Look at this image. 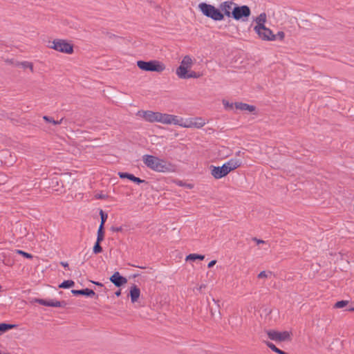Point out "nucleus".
Instances as JSON below:
<instances>
[{
    "label": "nucleus",
    "mask_w": 354,
    "mask_h": 354,
    "mask_svg": "<svg viewBox=\"0 0 354 354\" xmlns=\"http://www.w3.org/2000/svg\"><path fill=\"white\" fill-rule=\"evenodd\" d=\"M35 302L45 306L61 307V302L57 300H45L43 299H36Z\"/></svg>",
    "instance_id": "dca6fc26"
},
{
    "label": "nucleus",
    "mask_w": 354,
    "mask_h": 354,
    "mask_svg": "<svg viewBox=\"0 0 354 354\" xmlns=\"http://www.w3.org/2000/svg\"><path fill=\"white\" fill-rule=\"evenodd\" d=\"M240 153H241V151L237 152V155H240Z\"/></svg>",
    "instance_id": "c03bdc74"
},
{
    "label": "nucleus",
    "mask_w": 354,
    "mask_h": 354,
    "mask_svg": "<svg viewBox=\"0 0 354 354\" xmlns=\"http://www.w3.org/2000/svg\"><path fill=\"white\" fill-rule=\"evenodd\" d=\"M223 104L225 109L231 110L234 107V103H230L228 101L223 100Z\"/></svg>",
    "instance_id": "2f4dec72"
},
{
    "label": "nucleus",
    "mask_w": 354,
    "mask_h": 354,
    "mask_svg": "<svg viewBox=\"0 0 354 354\" xmlns=\"http://www.w3.org/2000/svg\"><path fill=\"white\" fill-rule=\"evenodd\" d=\"M100 242H97V241H96V243H95V245L93 246V253L98 254L102 251V248L100 246Z\"/></svg>",
    "instance_id": "7c9ffc66"
},
{
    "label": "nucleus",
    "mask_w": 354,
    "mask_h": 354,
    "mask_svg": "<svg viewBox=\"0 0 354 354\" xmlns=\"http://www.w3.org/2000/svg\"><path fill=\"white\" fill-rule=\"evenodd\" d=\"M96 285L97 286H102V284L101 283H99V282H94Z\"/></svg>",
    "instance_id": "37998d69"
},
{
    "label": "nucleus",
    "mask_w": 354,
    "mask_h": 354,
    "mask_svg": "<svg viewBox=\"0 0 354 354\" xmlns=\"http://www.w3.org/2000/svg\"><path fill=\"white\" fill-rule=\"evenodd\" d=\"M236 5L232 1H225L221 4L220 8L225 15L230 17H232V11Z\"/></svg>",
    "instance_id": "2eb2a0df"
},
{
    "label": "nucleus",
    "mask_w": 354,
    "mask_h": 354,
    "mask_svg": "<svg viewBox=\"0 0 354 354\" xmlns=\"http://www.w3.org/2000/svg\"><path fill=\"white\" fill-rule=\"evenodd\" d=\"M48 47L56 51L66 54H71L73 52V45L64 39H54L50 42Z\"/></svg>",
    "instance_id": "20e7f679"
},
{
    "label": "nucleus",
    "mask_w": 354,
    "mask_h": 354,
    "mask_svg": "<svg viewBox=\"0 0 354 354\" xmlns=\"http://www.w3.org/2000/svg\"><path fill=\"white\" fill-rule=\"evenodd\" d=\"M253 241H254L257 244H260V243H266V242L263 240H260V239H258L257 238H254L253 239Z\"/></svg>",
    "instance_id": "4c0bfd02"
},
{
    "label": "nucleus",
    "mask_w": 354,
    "mask_h": 354,
    "mask_svg": "<svg viewBox=\"0 0 354 354\" xmlns=\"http://www.w3.org/2000/svg\"><path fill=\"white\" fill-rule=\"evenodd\" d=\"M224 165L221 167H216L214 165L210 166L211 174L215 179H220L228 174L227 169Z\"/></svg>",
    "instance_id": "9d476101"
},
{
    "label": "nucleus",
    "mask_w": 354,
    "mask_h": 354,
    "mask_svg": "<svg viewBox=\"0 0 354 354\" xmlns=\"http://www.w3.org/2000/svg\"><path fill=\"white\" fill-rule=\"evenodd\" d=\"M268 337L276 342H283L290 339V333L288 331H277L270 330L267 332Z\"/></svg>",
    "instance_id": "6e6552de"
},
{
    "label": "nucleus",
    "mask_w": 354,
    "mask_h": 354,
    "mask_svg": "<svg viewBox=\"0 0 354 354\" xmlns=\"http://www.w3.org/2000/svg\"><path fill=\"white\" fill-rule=\"evenodd\" d=\"M164 124H175L181 127L182 118L177 115L158 112V122Z\"/></svg>",
    "instance_id": "0eeeda50"
},
{
    "label": "nucleus",
    "mask_w": 354,
    "mask_h": 354,
    "mask_svg": "<svg viewBox=\"0 0 354 354\" xmlns=\"http://www.w3.org/2000/svg\"><path fill=\"white\" fill-rule=\"evenodd\" d=\"M110 281L117 287H120L127 282V279L121 276L118 272H115L110 277Z\"/></svg>",
    "instance_id": "ddd939ff"
},
{
    "label": "nucleus",
    "mask_w": 354,
    "mask_h": 354,
    "mask_svg": "<svg viewBox=\"0 0 354 354\" xmlns=\"http://www.w3.org/2000/svg\"><path fill=\"white\" fill-rule=\"evenodd\" d=\"M205 124V122L202 118H196L194 121H185L184 122L182 118V124L181 127L186 128H201Z\"/></svg>",
    "instance_id": "f8f14e48"
},
{
    "label": "nucleus",
    "mask_w": 354,
    "mask_h": 354,
    "mask_svg": "<svg viewBox=\"0 0 354 354\" xmlns=\"http://www.w3.org/2000/svg\"><path fill=\"white\" fill-rule=\"evenodd\" d=\"M272 275V272L270 271H262L258 274L259 279H266L270 278Z\"/></svg>",
    "instance_id": "bb28decb"
},
{
    "label": "nucleus",
    "mask_w": 354,
    "mask_h": 354,
    "mask_svg": "<svg viewBox=\"0 0 354 354\" xmlns=\"http://www.w3.org/2000/svg\"><path fill=\"white\" fill-rule=\"evenodd\" d=\"M15 327V325H14V324L1 323L0 324V335H1L3 333L8 331V330L14 328Z\"/></svg>",
    "instance_id": "4be33fe9"
},
{
    "label": "nucleus",
    "mask_w": 354,
    "mask_h": 354,
    "mask_svg": "<svg viewBox=\"0 0 354 354\" xmlns=\"http://www.w3.org/2000/svg\"><path fill=\"white\" fill-rule=\"evenodd\" d=\"M142 160L144 164L150 169L161 173H167L174 171V165L170 162L158 157L145 154Z\"/></svg>",
    "instance_id": "f257e3e1"
},
{
    "label": "nucleus",
    "mask_w": 354,
    "mask_h": 354,
    "mask_svg": "<svg viewBox=\"0 0 354 354\" xmlns=\"http://www.w3.org/2000/svg\"><path fill=\"white\" fill-rule=\"evenodd\" d=\"M199 76H200L199 75H198L196 72H194V71L187 73V79L198 78Z\"/></svg>",
    "instance_id": "72a5a7b5"
},
{
    "label": "nucleus",
    "mask_w": 354,
    "mask_h": 354,
    "mask_svg": "<svg viewBox=\"0 0 354 354\" xmlns=\"http://www.w3.org/2000/svg\"><path fill=\"white\" fill-rule=\"evenodd\" d=\"M119 176L121 178H128L131 180V181L136 183L138 184L142 183L144 180H141L140 178L136 177L131 174L129 173H124V172H120Z\"/></svg>",
    "instance_id": "aec40b11"
},
{
    "label": "nucleus",
    "mask_w": 354,
    "mask_h": 354,
    "mask_svg": "<svg viewBox=\"0 0 354 354\" xmlns=\"http://www.w3.org/2000/svg\"><path fill=\"white\" fill-rule=\"evenodd\" d=\"M71 292L74 295H85V296L89 297H92L95 295V292L93 290H91L88 288H85V289H82V290H72Z\"/></svg>",
    "instance_id": "a211bd4d"
},
{
    "label": "nucleus",
    "mask_w": 354,
    "mask_h": 354,
    "mask_svg": "<svg viewBox=\"0 0 354 354\" xmlns=\"http://www.w3.org/2000/svg\"><path fill=\"white\" fill-rule=\"evenodd\" d=\"M137 66L139 68L145 71H153L161 73L165 69V65L158 60H151L149 62L138 61Z\"/></svg>",
    "instance_id": "7ed1b4c3"
},
{
    "label": "nucleus",
    "mask_w": 354,
    "mask_h": 354,
    "mask_svg": "<svg viewBox=\"0 0 354 354\" xmlns=\"http://www.w3.org/2000/svg\"><path fill=\"white\" fill-rule=\"evenodd\" d=\"M140 295V289L136 285H133L131 287V290H130V296H131V302L135 303L136 301H137Z\"/></svg>",
    "instance_id": "6ab92c4d"
},
{
    "label": "nucleus",
    "mask_w": 354,
    "mask_h": 354,
    "mask_svg": "<svg viewBox=\"0 0 354 354\" xmlns=\"http://www.w3.org/2000/svg\"><path fill=\"white\" fill-rule=\"evenodd\" d=\"M254 31L259 35V37L263 40H276V36L272 33V32L269 28H267L266 26L258 27L257 30Z\"/></svg>",
    "instance_id": "1a4fd4ad"
},
{
    "label": "nucleus",
    "mask_w": 354,
    "mask_h": 354,
    "mask_svg": "<svg viewBox=\"0 0 354 354\" xmlns=\"http://www.w3.org/2000/svg\"><path fill=\"white\" fill-rule=\"evenodd\" d=\"M43 119L46 121V122H50L55 125H57V124H60L62 121H63V118H62L60 120H55L53 118H50V117H48V116H46V115H44L43 117Z\"/></svg>",
    "instance_id": "a878e982"
},
{
    "label": "nucleus",
    "mask_w": 354,
    "mask_h": 354,
    "mask_svg": "<svg viewBox=\"0 0 354 354\" xmlns=\"http://www.w3.org/2000/svg\"><path fill=\"white\" fill-rule=\"evenodd\" d=\"M138 114L149 122H158V112H153L152 111H139Z\"/></svg>",
    "instance_id": "9b49d317"
},
{
    "label": "nucleus",
    "mask_w": 354,
    "mask_h": 354,
    "mask_svg": "<svg viewBox=\"0 0 354 354\" xmlns=\"http://www.w3.org/2000/svg\"><path fill=\"white\" fill-rule=\"evenodd\" d=\"M75 285V283L72 280H66L63 281L62 283L59 285V288H69L73 287Z\"/></svg>",
    "instance_id": "b1692460"
},
{
    "label": "nucleus",
    "mask_w": 354,
    "mask_h": 354,
    "mask_svg": "<svg viewBox=\"0 0 354 354\" xmlns=\"http://www.w3.org/2000/svg\"><path fill=\"white\" fill-rule=\"evenodd\" d=\"M106 196L104 194H97L95 195V198L97 199H103L105 198Z\"/></svg>",
    "instance_id": "ea45409f"
},
{
    "label": "nucleus",
    "mask_w": 354,
    "mask_h": 354,
    "mask_svg": "<svg viewBox=\"0 0 354 354\" xmlns=\"http://www.w3.org/2000/svg\"><path fill=\"white\" fill-rule=\"evenodd\" d=\"M103 228L102 225H100L98 230H97V242H101L104 239V232Z\"/></svg>",
    "instance_id": "cd10ccee"
},
{
    "label": "nucleus",
    "mask_w": 354,
    "mask_h": 354,
    "mask_svg": "<svg viewBox=\"0 0 354 354\" xmlns=\"http://www.w3.org/2000/svg\"><path fill=\"white\" fill-rule=\"evenodd\" d=\"M266 21V13H264V12L261 13L255 19V22H256L257 25L254 28V30H256L258 27L265 26Z\"/></svg>",
    "instance_id": "412c9836"
},
{
    "label": "nucleus",
    "mask_w": 354,
    "mask_h": 354,
    "mask_svg": "<svg viewBox=\"0 0 354 354\" xmlns=\"http://www.w3.org/2000/svg\"><path fill=\"white\" fill-rule=\"evenodd\" d=\"M250 14V9L248 6H239L236 5L232 11V17L236 20H242L244 21Z\"/></svg>",
    "instance_id": "423d86ee"
},
{
    "label": "nucleus",
    "mask_w": 354,
    "mask_h": 354,
    "mask_svg": "<svg viewBox=\"0 0 354 354\" xmlns=\"http://www.w3.org/2000/svg\"><path fill=\"white\" fill-rule=\"evenodd\" d=\"M192 64L193 61L190 56H185L180 62V65L176 69V75L181 79H187V73H188Z\"/></svg>",
    "instance_id": "39448f33"
},
{
    "label": "nucleus",
    "mask_w": 354,
    "mask_h": 354,
    "mask_svg": "<svg viewBox=\"0 0 354 354\" xmlns=\"http://www.w3.org/2000/svg\"><path fill=\"white\" fill-rule=\"evenodd\" d=\"M61 265L64 268L68 267V263L67 262H61Z\"/></svg>",
    "instance_id": "a19ab883"
},
{
    "label": "nucleus",
    "mask_w": 354,
    "mask_h": 354,
    "mask_svg": "<svg viewBox=\"0 0 354 354\" xmlns=\"http://www.w3.org/2000/svg\"><path fill=\"white\" fill-rule=\"evenodd\" d=\"M223 165H225V167H226L225 168L227 169V171L229 174L230 171L239 167L241 165V161L237 158H231L227 162H225Z\"/></svg>",
    "instance_id": "4468645a"
},
{
    "label": "nucleus",
    "mask_w": 354,
    "mask_h": 354,
    "mask_svg": "<svg viewBox=\"0 0 354 354\" xmlns=\"http://www.w3.org/2000/svg\"><path fill=\"white\" fill-rule=\"evenodd\" d=\"M204 259V255L198 254H190L186 257V261L203 260Z\"/></svg>",
    "instance_id": "5701e85b"
},
{
    "label": "nucleus",
    "mask_w": 354,
    "mask_h": 354,
    "mask_svg": "<svg viewBox=\"0 0 354 354\" xmlns=\"http://www.w3.org/2000/svg\"><path fill=\"white\" fill-rule=\"evenodd\" d=\"M198 8L204 15L212 19L213 20L221 21L224 18L221 12L212 5L207 4L206 3H201L198 5Z\"/></svg>",
    "instance_id": "f03ea898"
},
{
    "label": "nucleus",
    "mask_w": 354,
    "mask_h": 354,
    "mask_svg": "<svg viewBox=\"0 0 354 354\" xmlns=\"http://www.w3.org/2000/svg\"><path fill=\"white\" fill-rule=\"evenodd\" d=\"M16 252L17 254L22 255L23 257H24L25 258H27V259H32V257H33L31 254L21 250H16Z\"/></svg>",
    "instance_id": "473e14b6"
},
{
    "label": "nucleus",
    "mask_w": 354,
    "mask_h": 354,
    "mask_svg": "<svg viewBox=\"0 0 354 354\" xmlns=\"http://www.w3.org/2000/svg\"><path fill=\"white\" fill-rule=\"evenodd\" d=\"M111 230L113 232H121L122 230V227H112Z\"/></svg>",
    "instance_id": "e433bc0d"
},
{
    "label": "nucleus",
    "mask_w": 354,
    "mask_h": 354,
    "mask_svg": "<svg viewBox=\"0 0 354 354\" xmlns=\"http://www.w3.org/2000/svg\"><path fill=\"white\" fill-rule=\"evenodd\" d=\"M22 64L24 67L30 68L31 71L32 70V64L31 63L25 62Z\"/></svg>",
    "instance_id": "c9c22d12"
},
{
    "label": "nucleus",
    "mask_w": 354,
    "mask_h": 354,
    "mask_svg": "<svg viewBox=\"0 0 354 354\" xmlns=\"http://www.w3.org/2000/svg\"><path fill=\"white\" fill-rule=\"evenodd\" d=\"M115 295L118 296V297L120 296V291L119 290V291L116 292H115Z\"/></svg>",
    "instance_id": "79ce46f5"
},
{
    "label": "nucleus",
    "mask_w": 354,
    "mask_h": 354,
    "mask_svg": "<svg viewBox=\"0 0 354 354\" xmlns=\"http://www.w3.org/2000/svg\"><path fill=\"white\" fill-rule=\"evenodd\" d=\"M348 301L346 300L339 301L335 303V307L336 308H342L345 307L348 304Z\"/></svg>",
    "instance_id": "c756f323"
},
{
    "label": "nucleus",
    "mask_w": 354,
    "mask_h": 354,
    "mask_svg": "<svg viewBox=\"0 0 354 354\" xmlns=\"http://www.w3.org/2000/svg\"><path fill=\"white\" fill-rule=\"evenodd\" d=\"M216 260H212V261H211L208 263V266H208V268H210L213 267V266L216 264Z\"/></svg>",
    "instance_id": "58836bf2"
},
{
    "label": "nucleus",
    "mask_w": 354,
    "mask_h": 354,
    "mask_svg": "<svg viewBox=\"0 0 354 354\" xmlns=\"http://www.w3.org/2000/svg\"><path fill=\"white\" fill-rule=\"evenodd\" d=\"M276 36V39H280V40H282L284 37H285V34L282 31H280V32H278V33L277 35H274Z\"/></svg>",
    "instance_id": "f704fd0d"
},
{
    "label": "nucleus",
    "mask_w": 354,
    "mask_h": 354,
    "mask_svg": "<svg viewBox=\"0 0 354 354\" xmlns=\"http://www.w3.org/2000/svg\"><path fill=\"white\" fill-rule=\"evenodd\" d=\"M266 345L273 351L279 353V354H288L286 353V352L279 349L278 348H277L275 346V345L274 344H272V342H266Z\"/></svg>",
    "instance_id": "393cba45"
},
{
    "label": "nucleus",
    "mask_w": 354,
    "mask_h": 354,
    "mask_svg": "<svg viewBox=\"0 0 354 354\" xmlns=\"http://www.w3.org/2000/svg\"><path fill=\"white\" fill-rule=\"evenodd\" d=\"M100 218H101V223L100 225H102V227H104V225L108 218V216L102 209L100 212Z\"/></svg>",
    "instance_id": "c85d7f7f"
},
{
    "label": "nucleus",
    "mask_w": 354,
    "mask_h": 354,
    "mask_svg": "<svg viewBox=\"0 0 354 354\" xmlns=\"http://www.w3.org/2000/svg\"><path fill=\"white\" fill-rule=\"evenodd\" d=\"M234 107L236 109L248 112H253L255 110V106L243 102H235Z\"/></svg>",
    "instance_id": "f3484780"
}]
</instances>
